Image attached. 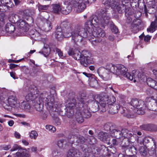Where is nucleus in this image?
<instances>
[{"label": "nucleus", "mask_w": 157, "mask_h": 157, "mask_svg": "<svg viewBox=\"0 0 157 157\" xmlns=\"http://www.w3.org/2000/svg\"><path fill=\"white\" fill-rule=\"evenodd\" d=\"M61 28H58L55 33V37L59 40L63 37H68L71 36L72 39L74 42H81L82 36L85 37L86 36L84 29L81 26L77 25L74 26L67 21L62 22L60 24Z\"/></svg>", "instance_id": "obj_1"}, {"label": "nucleus", "mask_w": 157, "mask_h": 157, "mask_svg": "<svg viewBox=\"0 0 157 157\" xmlns=\"http://www.w3.org/2000/svg\"><path fill=\"white\" fill-rule=\"evenodd\" d=\"M108 10L106 8H104L101 10L100 11L101 14L99 18L96 16H94L90 18L89 19L87 20L85 22V26L90 24L99 25L102 27H104L107 25L109 23L110 17L108 13ZM91 27L92 28L93 26L91 25Z\"/></svg>", "instance_id": "obj_2"}, {"label": "nucleus", "mask_w": 157, "mask_h": 157, "mask_svg": "<svg viewBox=\"0 0 157 157\" xmlns=\"http://www.w3.org/2000/svg\"><path fill=\"white\" fill-rule=\"evenodd\" d=\"M129 0H122L121 1L122 5L120 4V1L119 0H102V3L105 5L106 6H108L109 8L111 7L113 10L115 11H117L120 13H121L123 10L125 11V14L126 15L130 14L128 12L131 10L130 8L126 7V6L124 3H128L129 2Z\"/></svg>", "instance_id": "obj_3"}, {"label": "nucleus", "mask_w": 157, "mask_h": 157, "mask_svg": "<svg viewBox=\"0 0 157 157\" xmlns=\"http://www.w3.org/2000/svg\"><path fill=\"white\" fill-rule=\"evenodd\" d=\"M91 25L90 24L88 23V25H87V27L85 26V28H84L81 26V27L84 29L85 31V34L86 36L85 37L81 36L82 38L81 41L84 39H87L88 40H91V38L94 39V37H104L105 35V33L104 31L99 27H95L94 25H98L96 24H92V25L93 27L92 28L91 27Z\"/></svg>", "instance_id": "obj_4"}, {"label": "nucleus", "mask_w": 157, "mask_h": 157, "mask_svg": "<svg viewBox=\"0 0 157 157\" xmlns=\"http://www.w3.org/2000/svg\"><path fill=\"white\" fill-rule=\"evenodd\" d=\"M116 101V98L113 96H110L108 97L98 96L94 99V103H96L98 107L100 108V107L101 108H102L101 110L102 112L105 111V107L107 103L109 105H113Z\"/></svg>", "instance_id": "obj_5"}, {"label": "nucleus", "mask_w": 157, "mask_h": 157, "mask_svg": "<svg viewBox=\"0 0 157 157\" xmlns=\"http://www.w3.org/2000/svg\"><path fill=\"white\" fill-rule=\"evenodd\" d=\"M40 98L43 100V102L46 104V106L49 111H56L58 110L57 109V104H55L54 96L46 93L42 94L40 95Z\"/></svg>", "instance_id": "obj_6"}, {"label": "nucleus", "mask_w": 157, "mask_h": 157, "mask_svg": "<svg viewBox=\"0 0 157 157\" xmlns=\"http://www.w3.org/2000/svg\"><path fill=\"white\" fill-rule=\"evenodd\" d=\"M4 108L8 111H11L13 108H18L19 106V103L16 96H10L3 104Z\"/></svg>", "instance_id": "obj_7"}, {"label": "nucleus", "mask_w": 157, "mask_h": 157, "mask_svg": "<svg viewBox=\"0 0 157 157\" xmlns=\"http://www.w3.org/2000/svg\"><path fill=\"white\" fill-rule=\"evenodd\" d=\"M106 68L117 75H124L128 71L127 69L121 64H118L116 65L112 63H108L106 64Z\"/></svg>", "instance_id": "obj_8"}, {"label": "nucleus", "mask_w": 157, "mask_h": 157, "mask_svg": "<svg viewBox=\"0 0 157 157\" xmlns=\"http://www.w3.org/2000/svg\"><path fill=\"white\" fill-rule=\"evenodd\" d=\"M36 88L34 86H31L29 88V90L25 98L28 102L32 101L33 103L36 100L37 98H39L38 94L36 90Z\"/></svg>", "instance_id": "obj_9"}, {"label": "nucleus", "mask_w": 157, "mask_h": 157, "mask_svg": "<svg viewBox=\"0 0 157 157\" xmlns=\"http://www.w3.org/2000/svg\"><path fill=\"white\" fill-rule=\"evenodd\" d=\"M73 3L74 6L77 8V11L81 12L85 9L86 4H89V1L88 0H74Z\"/></svg>", "instance_id": "obj_10"}, {"label": "nucleus", "mask_w": 157, "mask_h": 157, "mask_svg": "<svg viewBox=\"0 0 157 157\" xmlns=\"http://www.w3.org/2000/svg\"><path fill=\"white\" fill-rule=\"evenodd\" d=\"M108 71L111 72L110 70L106 68V65L105 68L101 67L98 70V73L99 76L103 80L107 81L110 79V77Z\"/></svg>", "instance_id": "obj_11"}, {"label": "nucleus", "mask_w": 157, "mask_h": 157, "mask_svg": "<svg viewBox=\"0 0 157 157\" xmlns=\"http://www.w3.org/2000/svg\"><path fill=\"white\" fill-rule=\"evenodd\" d=\"M130 104L134 108L139 109L141 110H142L146 107L143 101L136 99H132Z\"/></svg>", "instance_id": "obj_12"}, {"label": "nucleus", "mask_w": 157, "mask_h": 157, "mask_svg": "<svg viewBox=\"0 0 157 157\" xmlns=\"http://www.w3.org/2000/svg\"><path fill=\"white\" fill-rule=\"evenodd\" d=\"M72 8L70 1L65 0L63 1V5L61 6V13L64 15H67L71 11Z\"/></svg>", "instance_id": "obj_13"}, {"label": "nucleus", "mask_w": 157, "mask_h": 157, "mask_svg": "<svg viewBox=\"0 0 157 157\" xmlns=\"http://www.w3.org/2000/svg\"><path fill=\"white\" fill-rule=\"evenodd\" d=\"M132 75L130 73L128 72H126L125 74L123 75L124 77H126L128 79L132 80L133 79H134V82H135L136 80L138 79V80L141 78V74L139 73L138 71L133 70L132 71Z\"/></svg>", "instance_id": "obj_14"}, {"label": "nucleus", "mask_w": 157, "mask_h": 157, "mask_svg": "<svg viewBox=\"0 0 157 157\" xmlns=\"http://www.w3.org/2000/svg\"><path fill=\"white\" fill-rule=\"evenodd\" d=\"M44 47L41 51H40V53L43 54L44 56L46 57L50 54L51 50L52 44L48 40H44L43 41Z\"/></svg>", "instance_id": "obj_15"}, {"label": "nucleus", "mask_w": 157, "mask_h": 157, "mask_svg": "<svg viewBox=\"0 0 157 157\" xmlns=\"http://www.w3.org/2000/svg\"><path fill=\"white\" fill-rule=\"evenodd\" d=\"M68 141L71 144H73L75 141L78 144H82L84 142V138L83 136L77 137L72 134L68 136Z\"/></svg>", "instance_id": "obj_16"}, {"label": "nucleus", "mask_w": 157, "mask_h": 157, "mask_svg": "<svg viewBox=\"0 0 157 157\" xmlns=\"http://www.w3.org/2000/svg\"><path fill=\"white\" fill-rule=\"evenodd\" d=\"M16 25L20 29L21 32H26L29 29V25L25 21L20 20L16 22Z\"/></svg>", "instance_id": "obj_17"}, {"label": "nucleus", "mask_w": 157, "mask_h": 157, "mask_svg": "<svg viewBox=\"0 0 157 157\" xmlns=\"http://www.w3.org/2000/svg\"><path fill=\"white\" fill-rule=\"evenodd\" d=\"M43 100L40 98V96L39 98H37L36 100L33 103L35 109L37 111L40 112L42 110L44 107Z\"/></svg>", "instance_id": "obj_18"}, {"label": "nucleus", "mask_w": 157, "mask_h": 157, "mask_svg": "<svg viewBox=\"0 0 157 157\" xmlns=\"http://www.w3.org/2000/svg\"><path fill=\"white\" fill-rule=\"evenodd\" d=\"M68 53L69 56H72L74 59L76 60H79L82 56L80 52L77 49L70 48L68 52Z\"/></svg>", "instance_id": "obj_19"}, {"label": "nucleus", "mask_w": 157, "mask_h": 157, "mask_svg": "<svg viewBox=\"0 0 157 157\" xmlns=\"http://www.w3.org/2000/svg\"><path fill=\"white\" fill-rule=\"evenodd\" d=\"M121 133L122 138L125 139H126L127 141V144H125V146L128 147V144L129 143V139L132 136H134V135L132 136V134L131 132L129 131L126 129H123L121 130Z\"/></svg>", "instance_id": "obj_20"}, {"label": "nucleus", "mask_w": 157, "mask_h": 157, "mask_svg": "<svg viewBox=\"0 0 157 157\" xmlns=\"http://www.w3.org/2000/svg\"><path fill=\"white\" fill-rule=\"evenodd\" d=\"M82 153L75 148H72L68 151L67 157H83L82 156Z\"/></svg>", "instance_id": "obj_21"}, {"label": "nucleus", "mask_w": 157, "mask_h": 157, "mask_svg": "<svg viewBox=\"0 0 157 157\" xmlns=\"http://www.w3.org/2000/svg\"><path fill=\"white\" fill-rule=\"evenodd\" d=\"M30 155L29 151L26 149H19L15 154L14 157H29Z\"/></svg>", "instance_id": "obj_22"}, {"label": "nucleus", "mask_w": 157, "mask_h": 157, "mask_svg": "<svg viewBox=\"0 0 157 157\" xmlns=\"http://www.w3.org/2000/svg\"><path fill=\"white\" fill-rule=\"evenodd\" d=\"M1 29L2 31H4L5 32V33L3 34L4 35L6 33L9 34L13 33L15 30V28L14 26L10 23H7L5 26V29L3 30L2 27Z\"/></svg>", "instance_id": "obj_23"}, {"label": "nucleus", "mask_w": 157, "mask_h": 157, "mask_svg": "<svg viewBox=\"0 0 157 157\" xmlns=\"http://www.w3.org/2000/svg\"><path fill=\"white\" fill-rule=\"evenodd\" d=\"M131 10H129L128 11V12L130 14H127L126 15H125L127 17V18L126 19V21L128 23H131L132 24L133 23V25H135L136 27L138 26L140 24V21L139 20H136V21H137V22L139 23H135L136 22V20H133V22H132V18L131 16L132 13L130 12ZM125 15H126L125 14Z\"/></svg>", "instance_id": "obj_24"}, {"label": "nucleus", "mask_w": 157, "mask_h": 157, "mask_svg": "<svg viewBox=\"0 0 157 157\" xmlns=\"http://www.w3.org/2000/svg\"><path fill=\"white\" fill-rule=\"evenodd\" d=\"M19 106L20 108L29 112L31 113L33 112L30 105L26 101H23L21 102Z\"/></svg>", "instance_id": "obj_25"}, {"label": "nucleus", "mask_w": 157, "mask_h": 157, "mask_svg": "<svg viewBox=\"0 0 157 157\" xmlns=\"http://www.w3.org/2000/svg\"><path fill=\"white\" fill-rule=\"evenodd\" d=\"M147 83L150 87L157 90V80L155 81L151 78H149L147 79Z\"/></svg>", "instance_id": "obj_26"}, {"label": "nucleus", "mask_w": 157, "mask_h": 157, "mask_svg": "<svg viewBox=\"0 0 157 157\" xmlns=\"http://www.w3.org/2000/svg\"><path fill=\"white\" fill-rule=\"evenodd\" d=\"M119 109L121 111V113H123L126 112V108H125L120 107L119 105H117L116 106H113L111 110V113L112 114L117 113L118 112V109Z\"/></svg>", "instance_id": "obj_27"}, {"label": "nucleus", "mask_w": 157, "mask_h": 157, "mask_svg": "<svg viewBox=\"0 0 157 157\" xmlns=\"http://www.w3.org/2000/svg\"><path fill=\"white\" fill-rule=\"evenodd\" d=\"M52 12L53 13L59 14L61 13V6L59 3H56L52 5Z\"/></svg>", "instance_id": "obj_28"}, {"label": "nucleus", "mask_w": 157, "mask_h": 157, "mask_svg": "<svg viewBox=\"0 0 157 157\" xmlns=\"http://www.w3.org/2000/svg\"><path fill=\"white\" fill-rule=\"evenodd\" d=\"M81 149L82 151L85 154V157H86V156H89L90 155V154H92L93 153V152L91 151V149L90 148H86V145L84 144L82 146H81Z\"/></svg>", "instance_id": "obj_29"}, {"label": "nucleus", "mask_w": 157, "mask_h": 157, "mask_svg": "<svg viewBox=\"0 0 157 157\" xmlns=\"http://www.w3.org/2000/svg\"><path fill=\"white\" fill-rule=\"evenodd\" d=\"M81 64L84 67H87L88 64L91 63V60H90L85 57L82 56L79 59Z\"/></svg>", "instance_id": "obj_30"}, {"label": "nucleus", "mask_w": 157, "mask_h": 157, "mask_svg": "<svg viewBox=\"0 0 157 157\" xmlns=\"http://www.w3.org/2000/svg\"><path fill=\"white\" fill-rule=\"evenodd\" d=\"M111 136L116 138H122L121 131L118 130L116 129H113L111 131Z\"/></svg>", "instance_id": "obj_31"}, {"label": "nucleus", "mask_w": 157, "mask_h": 157, "mask_svg": "<svg viewBox=\"0 0 157 157\" xmlns=\"http://www.w3.org/2000/svg\"><path fill=\"white\" fill-rule=\"evenodd\" d=\"M52 28V25L51 22L48 20H46L44 23V29L46 32L50 31Z\"/></svg>", "instance_id": "obj_32"}, {"label": "nucleus", "mask_w": 157, "mask_h": 157, "mask_svg": "<svg viewBox=\"0 0 157 157\" xmlns=\"http://www.w3.org/2000/svg\"><path fill=\"white\" fill-rule=\"evenodd\" d=\"M18 15L15 14H12L8 17V19L10 22L12 23H16L18 21Z\"/></svg>", "instance_id": "obj_33"}, {"label": "nucleus", "mask_w": 157, "mask_h": 157, "mask_svg": "<svg viewBox=\"0 0 157 157\" xmlns=\"http://www.w3.org/2000/svg\"><path fill=\"white\" fill-rule=\"evenodd\" d=\"M73 102L71 101H67L66 102V106L67 109L71 110L73 109L74 110V107L75 106V101L74 100H72Z\"/></svg>", "instance_id": "obj_34"}, {"label": "nucleus", "mask_w": 157, "mask_h": 157, "mask_svg": "<svg viewBox=\"0 0 157 157\" xmlns=\"http://www.w3.org/2000/svg\"><path fill=\"white\" fill-rule=\"evenodd\" d=\"M107 133L103 132H100L98 134L99 138L103 141L107 140Z\"/></svg>", "instance_id": "obj_35"}, {"label": "nucleus", "mask_w": 157, "mask_h": 157, "mask_svg": "<svg viewBox=\"0 0 157 157\" xmlns=\"http://www.w3.org/2000/svg\"><path fill=\"white\" fill-rule=\"evenodd\" d=\"M4 14H2L0 15V35H2L5 33V32L4 31H2L1 29L2 25H3L4 23Z\"/></svg>", "instance_id": "obj_36"}, {"label": "nucleus", "mask_w": 157, "mask_h": 157, "mask_svg": "<svg viewBox=\"0 0 157 157\" xmlns=\"http://www.w3.org/2000/svg\"><path fill=\"white\" fill-rule=\"evenodd\" d=\"M29 34L32 39L35 40L40 36V34L38 33L37 32H34L33 30L31 31L29 33Z\"/></svg>", "instance_id": "obj_37"}, {"label": "nucleus", "mask_w": 157, "mask_h": 157, "mask_svg": "<svg viewBox=\"0 0 157 157\" xmlns=\"http://www.w3.org/2000/svg\"><path fill=\"white\" fill-rule=\"evenodd\" d=\"M82 56L91 61L92 56L91 53L90 52L86 50H83L82 52Z\"/></svg>", "instance_id": "obj_38"}, {"label": "nucleus", "mask_w": 157, "mask_h": 157, "mask_svg": "<svg viewBox=\"0 0 157 157\" xmlns=\"http://www.w3.org/2000/svg\"><path fill=\"white\" fill-rule=\"evenodd\" d=\"M151 140L153 142L154 145L155 147L156 142L154 138L150 136H146L144 138L143 141L144 143H147L149 142L150 140Z\"/></svg>", "instance_id": "obj_39"}, {"label": "nucleus", "mask_w": 157, "mask_h": 157, "mask_svg": "<svg viewBox=\"0 0 157 157\" xmlns=\"http://www.w3.org/2000/svg\"><path fill=\"white\" fill-rule=\"evenodd\" d=\"M45 127L47 130L51 133L54 132L56 130L55 127L51 125H46Z\"/></svg>", "instance_id": "obj_40"}, {"label": "nucleus", "mask_w": 157, "mask_h": 157, "mask_svg": "<svg viewBox=\"0 0 157 157\" xmlns=\"http://www.w3.org/2000/svg\"><path fill=\"white\" fill-rule=\"evenodd\" d=\"M52 157H60L61 152L58 150L55 149L52 151Z\"/></svg>", "instance_id": "obj_41"}, {"label": "nucleus", "mask_w": 157, "mask_h": 157, "mask_svg": "<svg viewBox=\"0 0 157 157\" xmlns=\"http://www.w3.org/2000/svg\"><path fill=\"white\" fill-rule=\"evenodd\" d=\"M38 134L36 131L35 130L32 131L30 133V138L32 139H36Z\"/></svg>", "instance_id": "obj_42"}, {"label": "nucleus", "mask_w": 157, "mask_h": 157, "mask_svg": "<svg viewBox=\"0 0 157 157\" xmlns=\"http://www.w3.org/2000/svg\"><path fill=\"white\" fill-rule=\"evenodd\" d=\"M148 4L149 6L154 8L156 6L157 8V0H152L151 1H149L148 2Z\"/></svg>", "instance_id": "obj_43"}, {"label": "nucleus", "mask_w": 157, "mask_h": 157, "mask_svg": "<svg viewBox=\"0 0 157 157\" xmlns=\"http://www.w3.org/2000/svg\"><path fill=\"white\" fill-rule=\"evenodd\" d=\"M152 126L153 125L151 124H147L142 126L141 128L146 130L150 131L152 130Z\"/></svg>", "instance_id": "obj_44"}, {"label": "nucleus", "mask_w": 157, "mask_h": 157, "mask_svg": "<svg viewBox=\"0 0 157 157\" xmlns=\"http://www.w3.org/2000/svg\"><path fill=\"white\" fill-rule=\"evenodd\" d=\"M155 101V98L154 97L152 96L151 97H147L145 100V101L148 103L147 105L148 106H150V105H151L150 102H152L153 101Z\"/></svg>", "instance_id": "obj_45"}, {"label": "nucleus", "mask_w": 157, "mask_h": 157, "mask_svg": "<svg viewBox=\"0 0 157 157\" xmlns=\"http://www.w3.org/2000/svg\"><path fill=\"white\" fill-rule=\"evenodd\" d=\"M80 114L81 115L80 116L77 114L75 115V117L76 118L77 121L79 123H82L84 121L83 119V117H83L82 114Z\"/></svg>", "instance_id": "obj_46"}, {"label": "nucleus", "mask_w": 157, "mask_h": 157, "mask_svg": "<svg viewBox=\"0 0 157 157\" xmlns=\"http://www.w3.org/2000/svg\"><path fill=\"white\" fill-rule=\"evenodd\" d=\"M154 26L155 25L154 24V22H151L150 26L149 27V28L147 29V31L151 33H153L155 30V28L154 27Z\"/></svg>", "instance_id": "obj_47"}, {"label": "nucleus", "mask_w": 157, "mask_h": 157, "mask_svg": "<svg viewBox=\"0 0 157 157\" xmlns=\"http://www.w3.org/2000/svg\"><path fill=\"white\" fill-rule=\"evenodd\" d=\"M53 51L54 52H56L58 53L59 56L61 57L62 58H63V53L60 49L56 47L54 48Z\"/></svg>", "instance_id": "obj_48"}, {"label": "nucleus", "mask_w": 157, "mask_h": 157, "mask_svg": "<svg viewBox=\"0 0 157 157\" xmlns=\"http://www.w3.org/2000/svg\"><path fill=\"white\" fill-rule=\"evenodd\" d=\"M110 27L112 32L115 33H117L118 32V30L117 27L113 24H112L111 25Z\"/></svg>", "instance_id": "obj_49"}, {"label": "nucleus", "mask_w": 157, "mask_h": 157, "mask_svg": "<svg viewBox=\"0 0 157 157\" xmlns=\"http://www.w3.org/2000/svg\"><path fill=\"white\" fill-rule=\"evenodd\" d=\"M67 113L66 115L68 117H71L74 113V110L73 109H71V110L67 109Z\"/></svg>", "instance_id": "obj_50"}, {"label": "nucleus", "mask_w": 157, "mask_h": 157, "mask_svg": "<svg viewBox=\"0 0 157 157\" xmlns=\"http://www.w3.org/2000/svg\"><path fill=\"white\" fill-rule=\"evenodd\" d=\"M10 2V0H1L0 1V3L6 7Z\"/></svg>", "instance_id": "obj_51"}, {"label": "nucleus", "mask_w": 157, "mask_h": 157, "mask_svg": "<svg viewBox=\"0 0 157 157\" xmlns=\"http://www.w3.org/2000/svg\"><path fill=\"white\" fill-rule=\"evenodd\" d=\"M139 151L140 154L142 155L145 156L146 155L147 151L144 147H141Z\"/></svg>", "instance_id": "obj_52"}, {"label": "nucleus", "mask_w": 157, "mask_h": 157, "mask_svg": "<svg viewBox=\"0 0 157 157\" xmlns=\"http://www.w3.org/2000/svg\"><path fill=\"white\" fill-rule=\"evenodd\" d=\"M65 140H59L57 142V145L58 147L60 148L63 147Z\"/></svg>", "instance_id": "obj_53"}, {"label": "nucleus", "mask_w": 157, "mask_h": 157, "mask_svg": "<svg viewBox=\"0 0 157 157\" xmlns=\"http://www.w3.org/2000/svg\"><path fill=\"white\" fill-rule=\"evenodd\" d=\"M21 149L22 148H21L17 144H14L10 150V151H13Z\"/></svg>", "instance_id": "obj_54"}, {"label": "nucleus", "mask_w": 157, "mask_h": 157, "mask_svg": "<svg viewBox=\"0 0 157 157\" xmlns=\"http://www.w3.org/2000/svg\"><path fill=\"white\" fill-rule=\"evenodd\" d=\"M48 5H39L38 6V8L39 10L40 11L42 10H46L48 7Z\"/></svg>", "instance_id": "obj_55"}, {"label": "nucleus", "mask_w": 157, "mask_h": 157, "mask_svg": "<svg viewBox=\"0 0 157 157\" xmlns=\"http://www.w3.org/2000/svg\"><path fill=\"white\" fill-rule=\"evenodd\" d=\"M20 15H21L22 16H20L21 17L23 18L24 19H26L28 16V14H27V11L25 10L23 12H21Z\"/></svg>", "instance_id": "obj_56"}, {"label": "nucleus", "mask_w": 157, "mask_h": 157, "mask_svg": "<svg viewBox=\"0 0 157 157\" xmlns=\"http://www.w3.org/2000/svg\"><path fill=\"white\" fill-rule=\"evenodd\" d=\"M82 115L84 118H88L90 117L91 114L90 112L86 113H82Z\"/></svg>", "instance_id": "obj_57"}, {"label": "nucleus", "mask_w": 157, "mask_h": 157, "mask_svg": "<svg viewBox=\"0 0 157 157\" xmlns=\"http://www.w3.org/2000/svg\"><path fill=\"white\" fill-rule=\"evenodd\" d=\"M54 122L57 125H60L61 124L60 120L58 118H56L54 120Z\"/></svg>", "instance_id": "obj_58"}, {"label": "nucleus", "mask_w": 157, "mask_h": 157, "mask_svg": "<svg viewBox=\"0 0 157 157\" xmlns=\"http://www.w3.org/2000/svg\"><path fill=\"white\" fill-rule=\"evenodd\" d=\"M92 39H93L92 38H91V40H89V41H90L92 44L93 45H96V43L98 42H99V41L101 40V39H100V40H98L96 39L94 40H92Z\"/></svg>", "instance_id": "obj_59"}, {"label": "nucleus", "mask_w": 157, "mask_h": 157, "mask_svg": "<svg viewBox=\"0 0 157 157\" xmlns=\"http://www.w3.org/2000/svg\"><path fill=\"white\" fill-rule=\"evenodd\" d=\"M6 7L0 3V12H4L6 11Z\"/></svg>", "instance_id": "obj_60"}, {"label": "nucleus", "mask_w": 157, "mask_h": 157, "mask_svg": "<svg viewBox=\"0 0 157 157\" xmlns=\"http://www.w3.org/2000/svg\"><path fill=\"white\" fill-rule=\"evenodd\" d=\"M47 116H48V115H47V114L45 113H43L42 114V115L41 116V118L43 120H45L47 118Z\"/></svg>", "instance_id": "obj_61"}, {"label": "nucleus", "mask_w": 157, "mask_h": 157, "mask_svg": "<svg viewBox=\"0 0 157 157\" xmlns=\"http://www.w3.org/2000/svg\"><path fill=\"white\" fill-rule=\"evenodd\" d=\"M153 108H152V110L154 111H157V103H155V104H154L153 106H152Z\"/></svg>", "instance_id": "obj_62"}, {"label": "nucleus", "mask_w": 157, "mask_h": 157, "mask_svg": "<svg viewBox=\"0 0 157 157\" xmlns=\"http://www.w3.org/2000/svg\"><path fill=\"white\" fill-rule=\"evenodd\" d=\"M8 124L10 126H12L14 124V122L13 120H10L8 121Z\"/></svg>", "instance_id": "obj_63"}, {"label": "nucleus", "mask_w": 157, "mask_h": 157, "mask_svg": "<svg viewBox=\"0 0 157 157\" xmlns=\"http://www.w3.org/2000/svg\"><path fill=\"white\" fill-rule=\"evenodd\" d=\"M151 36L147 35L144 37V40L145 41L147 42L151 39Z\"/></svg>", "instance_id": "obj_64"}]
</instances>
